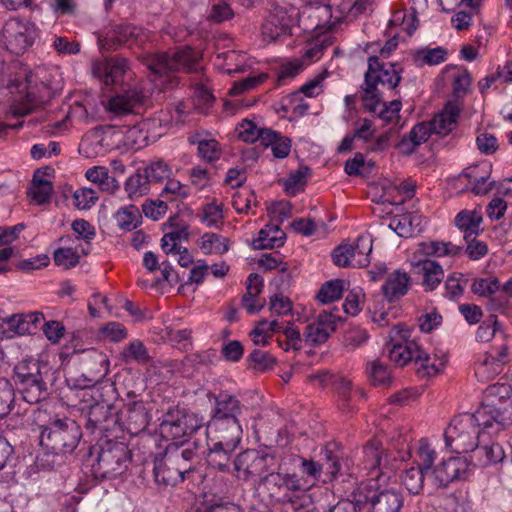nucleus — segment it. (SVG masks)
Returning <instances> with one entry per match:
<instances>
[{
	"mask_svg": "<svg viewBox=\"0 0 512 512\" xmlns=\"http://www.w3.org/2000/svg\"><path fill=\"white\" fill-rule=\"evenodd\" d=\"M512 425V386L489 385L481 406L473 413L455 416L444 431L445 445L452 452L468 453L478 441L499 434Z\"/></svg>",
	"mask_w": 512,
	"mask_h": 512,
	"instance_id": "f257e3e1",
	"label": "nucleus"
},
{
	"mask_svg": "<svg viewBox=\"0 0 512 512\" xmlns=\"http://www.w3.org/2000/svg\"><path fill=\"white\" fill-rule=\"evenodd\" d=\"M263 486L269 498L276 503H289L294 509L310 503V497L305 492L311 484L296 473L275 472L273 468L263 478Z\"/></svg>",
	"mask_w": 512,
	"mask_h": 512,
	"instance_id": "f03ea898",
	"label": "nucleus"
},
{
	"mask_svg": "<svg viewBox=\"0 0 512 512\" xmlns=\"http://www.w3.org/2000/svg\"><path fill=\"white\" fill-rule=\"evenodd\" d=\"M49 367L37 360H24L14 367V383L25 402L36 404L48 396L45 377Z\"/></svg>",
	"mask_w": 512,
	"mask_h": 512,
	"instance_id": "7ed1b4c3",
	"label": "nucleus"
},
{
	"mask_svg": "<svg viewBox=\"0 0 512 512\" xmlns=\"http://www.w3.org/2000/svg\"><path fill=\"white\" fill-rule=\"evenodd\" d=\"M130 461L131 452L125 443L106 440L98 446L91 471L97 479H114L127 471Z\"/></svg>",
	"mask_w": 512,
	"mask_h": 512,
	"instance_id": "20e7f679",
	"label": "nucleus"
},
{
	"mask_svg": "<svg viewBox=\"0 0 512 512\" xmlns=\"http://www.w3.org/2000/svg\"><path fill=\"white\" fill-rule=\"evenodd\" d=\"M138 58L155 78L169 72L180 70L194 72L198 69V54L188 46L171 52H145L140 54Z\"/></svg>",
	"mask_w": 512,
	"mask_h": 512,
	"instance_id": "39448f33",
	"label": "nucleus"
},
{
	"mask_svg": "<svg viewBox=\"0 0 512 512\" xmlns=\"http://www.w3.org/2000/svg\"><path fill=\"white\" fill-rule=\"evenodd\" d=\"M82 438L80 425L69 418L55 419L41 426L39 443L41 447L72 454Z\"/></svg>",
	"mask_w": 512,
	"mask_h": 512,
	"instance_id": "423d86ee",
	"label": "nucleus"
},
{
	"mask_svg": "<svg viewBox=\"0 0 512 512\" xmlns=\"http://www.w3.org/2000/svg\"><path fill=\"white\" fill-rule=\"evenodd\" d=\"M402 68L399 64L380 62L377 56L368 58V69L364 75V83L361 86L362 96L369 99L382 96L378 88L381 85L388 90L395 89L401 80Z\"/></svg>",
	"mask_w": 512,
	"mask_h": 512,
	"instance_id": "0eeeda50",
	"label": "nucleus"
},
{
	"mask_svg": "<svg viewBox=\"0 0 512 512\" xmlns=\"http://www.w3.org/2000/svg\"><path fill=\"white\" fill-rule=\"evenodd\" d=\"M203 419L184 408H169L160 422L161 435L170 440L185 438L203 426Z\"/></svg>",
	"mask_w": 512,
	"mask_h": 512,
	"instance_id": "6e6552de",
	"label": "nucleus"
},
{
	"mask_svg": "<svg viewBox=\"0 0 512 512\" xmlns=\"http://www.w3.org/2000/svg\"><path fill=\"white\" fill-rule=\"evenodd\" d=\"M151 37V32L143 27L122 23L115 25L99 43L104 50H116L122 45L143 49L150 42Z\"/></svg>",
	"mask_w": 512,
	"mask_h": 512,
	"instance_id": "1a4fd4ad",
	"label": "nucleus"
},
{
	"mask_svg": "<svg viewBox=\"0 0 512 512\" xmlns=\"http://www.w3.org/2000/svg\"><path fill=\"white\" fill-rule=\"evenodd\" d=\"M412 331L404 324H397L389 333L390 344L388 355L390 360L399 367L415 363L422 346L411 339Z\"/></svg>",
	"mask_w": 512,
	"mask_h": 512,
	"instance_id": "9d476101",
	"label": "nucleus"
},
{
	"mask_svg": "<svg viewBox=\"0 0 512 512\" xmlns=\"http://www.w3.org/2000/svg\"><path fill=\"white\" fill-rule=\"evenodd\" d=\"M275 465V457L262 454L256 450H246L237 455L233 462L236 476L242 480L259 478L263 485V478L270 473Z\"/></svg>",
	"mask_w": 512,
	"mask_h": 512,
	"instance_id": "9b49d317",
	"label": "nucleus"
},
{
	"mask_svg": "<svg viewBox=\"0 0 512 512\" xmlns=\"http://www.w3.org/2000/svg\"><path fill=\"white\" fill-rule=\"evenodd\" d=\"M37 37L34 24L19 18H11L5 22L1 30V39L7 50L19 55L32 46Z\"/></svg>",
	"mask_w": 512,
	"mask_h": 512,
	"instance_id": "f8f14e48",
	"label": "nucleus"
},
{
	"mask_svg": "<svg viewBox=\"0 0 512 512\" xmlns=\"http://www.w3.org/2000/svg\"><path fill=\"white\" fill-rule=\"evenodd\" d=\"M469 471V462L465 457H450L433 468L429 479L436 488H445L451 482L465 479Z\"/></svg>",
	"mask_w": 512,
	"mask_h": 512,
	"instance_id": "ddd939ff",
	"label": "nucleus"
},
{
	"mask_svg": "<svg viewBox=\"0 0 512 512\" xmlns=\"http://www.w3.org/2000/svg\"><path fill=\"white\" fill-rule=\"evenodd\" d=\"M363 502L368 504L367 512H400L402 495L395 490L370 491L367 486L358 488Z\"/></svg>",
	"mask_w": 512,
	"mask_h": 512,
	"instance_id": "4468645a",
	"label": "nucleus"
},
{
	"mask_svg": "<svg viewBox=\"0 0 512 512\" xmlns=\"http://www.w3.org/2000/svg\"><path fill=\"white\" fill-rule=\"evenodd\" d=\"M194 471V466L180 463L179 459L166 456L163 460L155 463V482L164 488L175 486L182 482L187 475Z\"/></svg>",
	"mask_w": 512,
	"mask_h": 512,
	"instance_id": "2eb2a0df",
	"label": "nucleus"
},
{
	"mask_svg": "<svg viewBox=\"0 0 512 512\" xmlns=\"http://www.w3.org/2000/svg\"><path fill=\"white\" fill-rule=\"evenodd\" d=\"M141 390L142 387L127 391V396L132 400V402L127 403L125 406L123 426L124 431L126 430L132 435H136L145 430L149 424L150 416L144 402L141 400H135L140 396Z\"/></svg>",
	"mask_w": 512,
	"mask_h": 512,
	"instance_id": "dca6fc26",
	"label": "nucleus"
},
{
	"mask_svg": "<svg viewBox=\"0 0 512 512\" xmlns=\"http://www.w3.org/2000/svg\"><path fill=\"white\" fill-rule=\"evenodd\" d=\"M394 461L395 459L391 460L389 455L381 448L380 442L371 440L362 449V458L359 465L367 471V474L377 472L375 478H378L393 469L392 462Z\"/></svg>",
	"mask_w": 512,
	"mask_h": 512,
	"instance_id": "f3484780",
	"label": "nucleus"
},
{
	"mask_svg": "<svg viewBox=\"0 0 512 512\" xmlns=\"http://www.w3.org/2000/svg\"><path fill=\"white\" fill-rule=\"evenodd\" d=\"M339 320V316L323 310L314 322L306 326L303 333L305 342L313 347L323 344L336 330L337 321Z\"/></svg>",
	"mask_w": 512,
	"mask_h": 512,
	"instance_id": "a211bd4d",
	"label": "nucleus"
},
{
	"mask_svg": "<svg viewBox=\"0 0 512 512\" xmlns=\"http://www.w3.org/2000/svg\"><path fill=\"white\" fill-rule=\"evenodd\" d=\"M207 435L211 441L223 442L228 448L238 446L243 435L241 421L209 420Z\"/></svg>",
	"mask_w": 512,
	"mask_h": 512,
	"instance_id": "6ab92c4d",
	"label": "nucleus"
},
{
	"mask_svg": "<svg viewBox=\"0 0 512 512\" xmlns=\"http://www.w3.org/2000/svg\"><path fill=\"white\" fill-rule=\"evenodd\" d=\"M294 18L284 8L277 7L262 25V36L269 42L291 35Z\"/></svg>",
	"mask_w": 512,
	"mask_h": 512,
	"instance_id": "aec40b11",
	"label": "nucleus"
},
{
	"mask_svg": "<svg viewBox=\"0 0 512 512\" xmlns=\"http://www.w3.org/2000/svg\"><path fill=\"white\" fill-rule=\"evenodd\" d=\"M243 409L244 406L236 396L221 392L214 398L210 420L241 421Z\"/></svg>",
	"mask_w": 512,
	"mask_h": 512,
	"instance_id": "412c9836",
	"label": "nucleus"
},
{
	"mask_svg": "<svg viewBox=\"0 0 512 512\" xmlns=\"http://www.w3.org/2000/svg\"><path fill=\"white\" fill-rule=\"evenodd\" d=\"M471 461L475 466L488 467L500 463L505 458L503 447L492 440L481 438L474 450L471 451Z\"/></svg>",
	"mask_w": 512,
	"mask_h": 512,
	"instance_id": "4be33fe9",
	"label": "nucleus"
},
{
	"mask_svg": "<svg viewBox=\"0 0 512 512\" xmlns=\"http://www.w3.org/2000/svg\"><path fill=\"white\" fill-rule=\"evenodd\" d=\"M145 95L138 87H131L112 97L108 102V110L117 116L134 113V108L143 103Z\"/></svg>",
	"mask_w": 512,
	"mask_h": 512,
	"instance_id": "5701e85b",
	"label": "nucleus"
},
{
	"mask_svg": "<svg viewBox=\"0 0 512 512\" xmlns=\"http://www.w3.org/2000/svg\"><path fill=\"white\" fill-rule=\"evenodd\" d=\"M54 170L50 167L37 169L34 172L31 187L27 191L28 197L38 205L49 202L53 194V184L48 179Z\"/></svg>",
	"mask_w": 512,
	"mask_h": 512,
	"instance_id": "b1692460",
	"label": "nucleus"
},
{
	"mask_svg": "<svg viewBox=\"0 0 512 512\" xmlns=\"http://www.w3.org/2000/svg\"><path fill=\"white\" fill-rule=\"evenodd\" d=\"M365 110L372 114L378 115V117L385 122H393L399 118V112L401 110V101L392 100L387 104L382 100V96L369 99L361 97Z\"/></svg>",
	"mask_w": 512,
	"mask_h": 512,
	"instance_id": "393cba45",
	"label": "nucleus"
},
{
	"mask_svg": "<svg viewBox=\"0 0 512 512\" xmlns=\"http://www.w3.org/2000/svg\"><path fill=\"white\" fill-rule=\"evenodd\" d=\"M129 69L128 61L122 57L111 58L94 67V74L101 78L106 85L119 82Z\"/></svg>",
	"mask_w": 512,
	"mask_h": 512,
	"instance_id": "a878e982",
	"label": "nucleus"
},
{
	"mask_svg": "<svg viewBox=\"0 0 512 512\" xmlns=\"http://www.w3.org/2000/svg\"><path fill=\"white\" fill-rule=\"evenodd\" d=\"M410 277L408 274L401 270H395L386 278L382 286L384 297L389 302H394L403 297L409 290Z\"/></svg>",
	"mask_w": 512,
	"mask_h": 512,
	"instance_id": "bb28decb",
	"label": "nucleus"
},
{
	"mask_svg": "<svg viewBox=\"0 0 512 512\" xmlns=\"http://www.w3.org/2000/svg\"><path fill=\"white\" fill-rule=\"evenodd\" d=\"M423 219L420 215L413 213H406L394 216L388 225L398 236L409 238L416 233H420Z\"/></svg>",
	"mask_w": 512,
	"mask_h": 512,
	"instance_id": "cd10ccee",
	"label": "nucleus"
},
{
	"mask_svg": "<svg viewBox=\"0 0 512 512\" xmlns=\"http://www.w3.org/2000/svg\"><path fill=\"white\" fill-rule=\"evenodd\" d=\"M431 134L430 126L426 122L418 123L397 143L396 147L402 154L411 155L418 146L429 139Z\"/></svg>",
	"mask_w": 512,
	"mask_h": 512,
	"instance_id": "c85d7f7f",
	"label": "nucleus"
},
{
	"mask_svg": "<svg viewBox=\"0 0 512 512\" xmlns=\"http://www.w3.org/2000/svg\"><path fill=\"white\" fill-rule=\"evenodd\" d=\"M415 266L422 273V286L425 291H433L442 282L444 271L438 262L429 259H419Z\"/></svg>",
	"mask_w": 512,
	"mask_h": 512,
	"instance_id": "c756f323",
	"label": "nucleus"
},
{
	"mask_svg": "<svg viewBox=\"0 0 512 512\" xmlns=\"http://www.w3.org/2000/svg\"><path fill=\"white\" fill-rule=\"evenodd\" d=\"M212 442L206 455L208 464L219 471H229L230 459L237 446L228 448L223 442Z\"/></svg>",
	"mask_w": 512,
	"mask_h": 512,
	"instance_id": "7c9ffc66",
	"label": "nucleus"
},
{
	"mask_svg": "<svg viewBox=\"0 0 512 512\" xmlns=\"http://www.w3.org/2000/svg\"><path fill=\"white\" fill-rule=\"evenodd\" d=\"M286 239V234L278 225L267 224L258 233V238L253 240L254 249H272L281 247Z\"/></svg>",
	"mask_w": 512,
	"mask_h": 512,
	"instance_id": "2f4dec72",
	"label": "nucleus"
},
{
	"mask_svg": "<svg viewBox=\"0 0 512 512\" xmlns=\"http://www.w3.org/2000/svg\"><path fill=\"white\" fill-rule=\"evenodd\" d=\"M458 115L459 109L455 105L448 104L441 113L427 123L431 133L447 135L456 126Z\"/></svg>",
	"mask_w": 512,
	"mask_h": 512,
	"instance_id": "473e14b6",
	"label": "nucleus"
},
{
	"mask_svg": "<svg viewBox=\"0 0 512 512\" xmlns=\"http://www.w3.org/2000/svg\"><path fill=\"white\" fill-rule=\"evenodd\" d=\"M482 216L476 211L462 210L455 217V225L464 232V238L478 235Z\"/></svg>",
	"mask_w": 512,
	"mask_h": 512,
	"instance_id": "72a5a7b5",
	"label": "nucleus"
},
{
	"mask_svg": "<svg viewBox=\"0 0 512 512\" xmlns=\"http://www.w3.org/2000/svg\"><path fill=\"white\" fill-rule=\"evenodd\" d=\"M85 176L89 181L97 184L102 191L113 193L119 188L118 181L114 177H111L108 170L103 166L89 168Z\"/></svg>",
	"mask_w": 512,
	"mask_h": 512,
	"instance_id": "f704fd0d",
	"label": "nucleus"
},
{
	"mask_svg": "<svg viewBox=\"0 0 512 512\" xmlns=\"http://www.w3.org/2000/svg\"><path fill=\"white\" fill-rule=\"evenodd\" d=\"M67 455L54 449L41 447V451L37 454L35 465L38 470L49 471L53 470L66 461Z\"/></svg>",
	"mask_w": 512,
	"mask_h": 512,
	"instance_id": "c9c22d12",
	"label": "nucleus"
},
{
	"mask_svg": "<svg viewBox=\"0 0 512 512\" xmlns=\"http://www.w3.org/2000/svg\"><path fill=\"white\" fill-rule=\"evenodd\" d=\"M373 240L370 235H360L357 237L353 248L354 267H365L370 263V254L372 252Z\"/></svg>",
	"mask_w": 512,
	"mask_h": 512,
	"instance_id": "e433bc0d",
	"label": "nucleus"
},
{
	"mask_svg": "<svg viewBox=\"0 0 512 512\" xmlns=\"http://www.w3.org/2000/svg\"><path fill=\"white\" fill-rule=\"evenodd\" d=\"M120 357L123 362L131 363L132 361L138 364H146L150 361V356L147 348L142 341L135 339L126 345L120 352Z\"/></svg>",
	"mask_w": 512,
	"mask_h": 512,
	"instance_id": "4c0bfd02",
	"label": "nucleus"
},
{
	"mask_svg": "<svg viewBox=\"0 0 512 512\" xmlns=\"http://www.w3.org/2000/svg\"><path fill=\"white\" fill-rule=\"evenodd\" d=\"M141 213L134 205L120 208L115 213V220L120 229L124 231H132L141 223Z\"/></svg>",
	"mask_w": 512,
	"mask_h": 512,
	"instance_id": "58836bf2",
	"label": "nucleus"
},
{
	"mask_svg": "<svg viewBox=\"0 0 512 512\" xmlns=\"http://www.w3.org/2000/svg\"><path fill=\"white\" fill-rule=\"evenodd\" d=\"M466 178L472 185V192L476 195H484L491 190V183L487 184L488 175L480 174V167L474 166L465 169L459 179Z\"/></svg>",
	"mask_w": 512,
	"mask_h": 512,
	"instance_id": "ea45409f",
	"label": "nucleus"
},
{
	"mask_svg": "<svg viewBox=\"0 0 512 512\" xmlns=\"http://www.w3.org/2000/svg\"><path fill=\"white\" fill-rule=\"evenodd\" d=\"M112 407L113 405L106 403H95L91 405L86 415V428L91 432L99 431L100 427L105 423V419Z\"/></svg>",
	"mask_w": 512,
	"mask_h": 512,
	"instance_id": "a19ab883",
	"label": "nucleus"
},
{
	"mask_svg": "<svg viewBox=\"0 0 512 512\" xmlns=\"http://www.w3.org/2000/svg\"><path fill=\"white\" fill-rule=\"evenodd\" d=\"M426 475L428 473L421 468L411 467L404 471L401 478L402 484L410 494L418 495L423 490Z\"/></svg>",
	"mask_w": 512,
	"mask_h": 512,
	"instance_id": "79ce46f5",
	"label": "nucleus"
},
{
	"mask_svg": "<svg viewBox=\"0 0 512 512\" xmlns=\"http://www.w3.org/2000/svg\"><path fill=\"white\" fill-rule=\"evenodd\" d=\"M150 183L147 175L143 171L138 170L131 175L125 182V191L128 197L133 200L148 193Z\"/></svg>",
	"mask_w": 512,
	"mask_h": 512,
	"instance_id": "37998d69",
	"label": "nucleus"
},
{
	"mask_svg": "<svg viewBox=\"0 0 512 512\" xmlns=\"http://www.w3.org/2000/svg\"><path fill=\"white\" fill-rule=\"evenodd\" d=\"M229 240L216 233H205L201 238V250L204 254H224L229 249Z\"/></svg>",
	"mask_w": 512,
	"mask_h": 512,
	"instance_id": "c03bdc74",
	"label": "nucleus"
},
{
	"mask_svg": "<svg viewBox=\"0 0 512 512\" xmlns=\"http://www.w3.org/2000/svg\"><path fill=\"white\" fill-rule=\"evenodd\" d=\"M264 280L257 273H251L247 278L246 293L242 297V306L248 312V306L258 302V296L263 291Z\"/></svg>",
	"mask_w": 512,
	"mask_h": 512,
	"instance_id": "a18cd8bd",
	"label": "nucleus"
},
{
	"mask_svg": "<svg viewBox=\"0 0 512 512\" xmlns=\"http://www.w3.org/2000/svg\"><path fill=\"white\" fill-rule=\"evenodd\" d=\"M123 431V412L119 413L116 407L113 406L105 419V423H103L98 432L103 434L105 437L112 436L117 438L119 437V433H122Z\"/></svg>",
	"mask_w": 512,
	"mask_h": 512,
	"instance_id": "49530a36",
	"label": "nucleus"
},
{
	"mask_svg": "<svg viewBox=\"0 0 512 512\" xmlns=\"http://www.w3.org/2000/svg\"><path fill=\"white\" fill-rule=\"evenodd\" d=\"M344 291V281L341 279H334L327 281L320 288L317 299L323 303H331L342 297Z\"/></svg>",
	"mask_w": 512,
	"mask_h": 512,
	"instance_id": "de8ad7c7",
	"label": "nucleus"
},
{
	"mask_svg": "<svg viewBox=\"0 0 512 512\" xmlns=\"http://www.w3.org/2000/svg\"><path fill=\"white\" fill-rule=\"evenodd\" d=\"M416 355L417 358L414 366L419 376L430 377L439 373L443 363L436 364L435 361H432L429 353H427L423 348L420 350L419 354Z\"/></svg>",
	"mask_w": 512,
	"mask_h": 512,
	"instance_id": "09e8293b",
	"label": "nucleus"
},
{
	"mask_svg": "<svg viewBox=\"0 0 512 512\" xmlns=\"http://www.w3.org/2000/svg\"><path fill=\"white\" fill-rule=\"evenodd\" d=\"M503 369L501 364L484 355L483 359L475 366V375L479 381L487 382L499 375Z\"/></svg>",
	"mask_w": 512,
	"mask_h": 512,
	"instance_id": "8fccbe9b",
	"label": "nucleus"
},
{
	"mask_svg": "<svg viewBox=\"0 0 512 512\" xmlns=\"http://www.w3.org/2000/svg\"><path fill=\"white\" fill-rule=\"evenodd\" d=\"M15 403V389L7 378H0V417H6Z\"/></svg>",
	"mask_w": 512,
	"mask_h": 512,
	"instance_id": "3c124183",
	"label": "nucleus"
},
{
	"mask_svg": "<svg viewBox=\"0 0 512 512\" xmlns=\"http://www.w3.org/2000/svg\"><path fill=\"white\" fill-rule=\"evenodd\" d=\"M248 360L251 368L259 372L271 370L276 364L275 357L261 349H254L248 356Z\"/></svg>",
	"mask_w": 512,
	"mask_h": 512,
	"instance_id": "603ef678",
	"label": "nucleus"
},
{
	"mask_svg": "<svg viewBox=\"0 0 512 512\" xmlns=\"http://www.w3.org/2000/svg\"><path fill=\"white\" fill-rule=\"evenodd\" d=\"M311 170L309 167H301L295 172L291 173L285 181V191L290 195H295L305 184Z\"/></svg>",
	"mask_w": 512,
	"mask_h": 512,
	"instance_id": "864d4df0",
	"label": "nucleus"
},
{
	"mask_svg": "<svg viewBox=\"0 0 512 512\" xmlns=\"http://www.w3.org/2000/svg\"><path fill=\"white\" fill-rule=\"evenodd\" d=\"M143 172L147 175L149 183L162 182L163 180L168 179L171 174L169 166L162 160L152 162L144 168Z\"/></svg>",
	"mask_w": 512,
	"mask_h": 512,
	"instance_id": "5fc2aeb1",
	"label": "nucleus"
},
{
	"mask_svg": "<svg viewBox=\"0 0 512 512\" xmlns=\"http://www.w3.org/2000/svg\"><path fill=\"white\" fill-rule=\"evenodd\" d=\"M370 379L375 386H386L391 382V374L387 366L375 360L368 368Z\"/></svg>",
	"mask_w": 512,
	"mask_h": 512,
	"instance_id": "6e6d98bb",
	"label": "nucleus"
},
{
	"mask_svg": "<svg viewBox=\"0 0 512 512\" xmlns=\"http://www.w3.org/2000/svg\"><path fill=\"white\" fill-rule=\"evenodd\" d=\"M468 279L462 273H453L445 281V289L450 298L459 297L463 294Z\"/></svg>",
	"mask_w": 512,
	"mask_h": 512,
	"instance_id": "4d7b16f0",
	"label": "nucleus"
},
{
	"mask_svg": "<svg viewBox=\"0 0 512 512\" xmlns=\"http://www.w3.org/2000/svg\"><path fill=\"white\" fill-rule=\"evenodd\" d=\"M321 473H324L329 480H332L341 470V463L338 455L330 450L324 451V459L320 462Z\"/></svg>",
	"mask_w": 512,
	"mask_h": 512,
	"instance_id": "13d9d810",
	"label": "nucleus"
},
{
	"mask_svg": "<svg viewBox=\"0 0 512 512\" xmlns=\"http://www.w3.org/2000/svg\"><path fill=\"white\" fill-rule=\"evenodd\" d=\"M499 289V281L497 278H476L474 279L471 290L479 296H489Z\"/></svg>",
	"mask_w": 512,
	"mask_h": 512,
	"instance_id": "bf43d9fd",
	"label": "nucleus"
},
{
	"mask_svg": "<svg viewBox=\"0 0 512 512\" xmlns=\"http://www.w3.org/2000/svg\"><path fill=\"white\" fill-rule=\"evenodd\" d=\"M353 248L351 244L343 243L334 248L332 252L333 263L339 267L353 266Z\"/></svg>",
	"mask_w": 512,
	"mask_h": 512,
	"instance_id": "052dcab7",
	"label": "nucleus"
},
{
	"mask_svg": "<svg viewBox=\"0 0 512 512\" xmlns=\"http://www.w3.org/2000/svg\"><path fill=\"white\" fill-rule=\"evenodd\" d=\"M54 262L65 269L76 266L79 263V255L72 248H58L54 252Z\"/></svg>",
	"mask_w": 512,
	"mask_h": 512,
	"instance_id": "680f3d73",
	"label": "nucleus"
},
{
	"mask_svg": "<svg viewBox=\"0 0 512 512\" xmlns=\"http://www.w3.org/2000/svg\"><path fill=\"white\" fill-rule=\"evenodd\" d=\"M160 196L170 201L177 198H186L188 196V189L178 180L168 178Z\"/></svg>",
	"mask_w": 512,
	"mask_h": 512,
	"instance_id": "e2e57ef3",
	"label": "nucleus"
},
{
	"mask_svg": "<svg viewBox=\"0 0 512 512\" xmlns=\"http://www.w3.org/2000/svg\"><path fill=\"white\" fill-rule=\"evenodd\" d=\"M499 330V322L496 315H491L477 329L476 340L479 342L490 341Z\"/></svg>",
	"mask_w": 512,
	"mask_h": 512,
	"instance_id": "0e129e2a",
	"label": "nucleus"
},
{
	"mask_svg": "<svg viewBox=\"0 0 512 512\" xmlns=\"http://www.w3.org/2000/svg\"><path fill=\"white\" fill-rule=\"evenodd\" d=\"M216 355V350L211 348L205 351L187 355L184 359V363L194 368L199 366H207L214 362Z\"/></svg>",
	"mask_w": 512,
	"mask_h": 512,
	"instance_id": "69168bd1",
	"label": "nucleus"
},
{
	"mask_svg": "<svg viewBox=\"0 0 512 512\" xmlns=\"http://www.w3.org/2000/svg\"><path fill=\"white\" fill-rule=\"evenodd\" d=\"M362 502L361 495L357 496L356 493H353L352 500H339L336 504L328 506L323 512H359Z\"/></svg>",
	"mask_w": 512,
	"mask_h": 512,
	"instance_id": "338daca9",
	"label": "nucleus"
},
{
	"mask_svg": "<svg viewBox=\"0 0 512 512\" xmlns=\"http://www.w3.org/2000/svg\"><path fill=\"white\" fill-rule=\"evenodd\" d=\"M198 155L207 162H214L221 156L219 143L215 139H208L199 143Z\"/></svg>",
	"mask_w": 512,
	"mask_h": 512,
	"instance_id": "774afa93",
	"label": "nucleus"
}]
</instances>
